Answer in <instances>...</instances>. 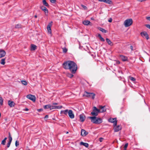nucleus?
Instances as JSON below:
<instances>
[{
  "mask_svg": "<svg viewBox=\"0 0 150 150\" xmlns=\"http://www.w3.org/2000/svg\"><path fill=\"white\" fill-rule=\"evenodd\" d=\"M63 67L66 69H69L73 74H75L77 69V66L76 63L71 61H67L63 64Z\"/></svg>",
  "mask_w": 150,
  "mask_h": 150,
  "instance_id": "obj_1",
  "label": "nucleus"
},
{
  "mask_svg": "<svg viewBox=\"0 0 150 150\" xmlns=\"http://www.w3.org/2000/svg\"><path fill=\"white\" fill-rule=\"evenodd\" d=\"M88 117L91 120L92 122L95 124H100L102 122V119L96 116L89 117Z\"/></svg>",
  "mask_w": 150,
  "mask_h": 150,
  "instance_id": "obj_2",
  "label": "nucleus"
},
{
  "mask_svg": "<svg viewBox=\"0 0 150 150\" xmlns=\"http://www.w3.org/2000/svg\"><path fill=\"white\" fill-rule=\"evenodd\" d=\"M132 23V20L130 18L126 20L124 22V24L125 27H128L131 25Z\"/></svg>",
  "mask_w": 150,
  "mask_h": 150,
  "instance_id": "obj_3",
  "label": "nucleus"
},
{
  "mask_svg": "<svg viewBox=\"0 0 150 150\" xmlns=\"http://www.w3.org/2000/svg\"><path fill=\"white\" fill-rule=\"evenodd\" d=\"M84 93L83 96H86L87 97H91L93 99L95 98V93H88L86 91H85Z\"/></svg>",
  "mask_w": 150,
  "mask_h": 150,
  "instance_id": "obj_4",
  "label": "nucleus"
},
{
  "mask_svg": "<svg viewBox=\"0 0 150 150\" xmlns=\"http://www.w3.org/2000/svg\"><path fill=\"white\" fill-rule=\"evenodd\" d=\"M109 122L113 123L114 126H116L117 124V120L116 118H110L108 120Z\"/></svg>",
  "mask_w": 150,
  "mask_h": 150,
  "instance_id": "obj_5",
  "label": "nucleus"
},
{
  "mask_svg": "<svg viewBox=\"0 0 150 150\" xmlns=\"http://www.w3.org/2000/svg\"><path fill=\"white\" fill-rule=\"evenodd\" d=\"M27 98L33 102H35V101L36 98L33 95L31 94L28 95L27 96Z\"/></svg>",
  "mask_w": 150,
  "mask_h": 150,
  "instance_id": "obj_6",
  "label": "nucleus"
},
{
  "mask_svg": "<svg viewBox=\"0 0 150 150\" xmlns=\"http://www.w3.org/2000/svg\"><path fill=\"white\" fill-rule=\"evenodd\" d=\"M40 8L42 11L45 12L46 16H47L48 15V10L45 7L42 6H40Z\"/></svg>",
  "mask_w": 150,
  "mask_h": 150,
  "instance_id": "obj_7",
  "label": "nucleus"
},
{
  "mask_svg": "<svg viewBox=\"0 0 150 150\" xmlns=\"http://www.w3.org/2000/svg\"><path fill=\"white\" fill-rule=\"evenodd\" d=\"M68 114L70 118L73 119L74 118V115L72 110H69V113H68Z\"/></svg>",
  "mask_w": 150,
  "mask_h": 150,
  "instance_id": "obj_8",
  "label": "nucleus"
},
{
  "mask_svg": "<svg viewBox=\"0 0 150 150\" xmlns=\"http://www.w3.org/2000/svg\"><path fill=\"white\" fill-rule=\"evenodd\" d=\"M52 22L51 21L47 26V30L49 33H51V27L52 25Z\"/></svg>",
  "mask_w": 150,
  "mask_h": 150,
  "instance_id": "obj_9",
  "label": "nucleus"
},
{
  "mask_svg": "<svg viewBox=\"0 0 150 150\" xmlns=\"http://www.w3.org/2000/svg\"><path fill=\"white\" fill-rule=\"evenodd\" d=\"M140 34L142 37L144 36L147 40L149 39V35L146 32H142Z\"/></svg>",
  "mask_w": 150,
  "mask_h": 150,
  "instance_id": "obj_10",
  "label": "nucleus"
},
{
  "mask_svg": "<svg viewBox=\"0 0 150 150\" xmlns=\"http://www.w3.org/2000/svg\"><path fill=\"white\" fill-rule=\"evenodd\" d=\"M50 110H51L52 109H61L62 108V106H54L53 105H50Z\"/></svg>",
  "mask_w": 150,
  "mask_h": 150,
  "instance_id": "obj_11",
  "label": "nucleus"
},
{
  "mask_svg": "<svg viewBox=\"0 0 150 150\" xmlns=\"http://www.w3.org/2000/svg\"><path fill=\"white\" fill-rule=\"evenodd\" d=\"M6 52L2 49H0V58L4 57L6 55Z\"/></svg>",
  "mask_w": 150,
  "mask_h": 150,
  "instance_id": "obj_12",
  "label": "nucleus"
},
{
  "mask_svg": "<svg viewBox=\"0 0 150 150\" xmlns=\"http://www.w3.org/2000/svg\"><path fill=\"white\" fill-rule=\"evenodd\" d=\"M114 131L115 132H117L122 129L120 125L114 126Z\"/></svg>",
  "mask_w": 150,
  "mask_h": 150,
  "instance_id": "obj_13",
  "label": "nucleus"
},
{
  "mask_svg": "<svg viewBox=\"0 0 150 150\" xmlns=\"http://www.w3.org/2000/svg\"><path fill=\"white\" fill-rule=\"evenodd\" d=\"M88 134V132L83 129H82L81 132V135L84 137L86 136Z\"/></svg>",
  "mask_w": 150,
  "mask_h": 150,
  "instance_id": "obj_14",
  "label": "nucleus"
},
{
  "mask_svg": "<svg viewBox=\"0 0 150 150\" xmlns=\"http://www.w3.org/2000/svg\"><path fill=\"white\" fill-rule=\"evenodd\" d=\"M79 118L80 121L83 122L85 119L86 117L84 114H81L80 115Z\"/></svg>",
  "mask_w": 150,
  "mask_h": 150,
  "instance_id": "obj_15",
  "label": "nucleus"
},
{
  "mask_svg": "<svg viewBox=\"0 0 150 150\" xmlns=\"http://www.w3.org/2000/svg\"><path fill=\"white\" fill-rule=\"evenodd\" d=\"M120 57L123 61L125 62L128 61V58L127 57L122 55H120Z\"/></svg>",
  "mask_w": 150,
  "mask_h": 150,
  "instance_id": "obj_16",
  "label": "nucleus"
},
{
  "mask_svg": "<svg viewBox=\"0 0 150 150\" xmlns=\"http://www.w3.org/2000/svg\"><path fill=\"white\" fill-rule=\"evenodd\" d=\"M8 105L11 107H14L15 105V103L13 101L8 100Z\"/></svg>",
  "mask_w": 150,
  "mask_h": 150,
  "instance_id": "obj_17",
  "label": "nucleus"
},
{
  "mask_svg": "<svg viewBox=\"0 0 150 150\" xmlns=\"http://www.w3.org/2000/svg\"><path fill=\"white\" fill-rule=\"evenodd\" d=\"M69 110L68 109L65 110H61L60 112V114L63 115V114L67 115L69 113Z\"/></svg>",
  "mask_w": 150,
  "mask_h": 150,
  "instance_id": "obj_18",
  "label": "nucleus"
},
{
  "mask_svg": "<svg viewBox=\"0 0 150 150\" xmlns=\"http://www.w3.org/2000/svg\"><path fill=\"white\" fill-rule=\"evenodd\" d=\"M95 109V107L93 108V110L92 112H91V114L93 116H97V113Z\"/></svg>",
  "mask_w": 150,
  "mask_h": 150,
  "instance_id": "obj_19",
  "label": "nucleus"
},
{
  "mask_svg": "<svg viewBox=\"0 0 150 150\" xmlns=\"http://www.w3.org/2000/svg\"><path fill=\"white\" fill-rule=\"evenodd\" d=\"M105 106H102V105H100L99 106V108L102 109L101 112H104L106 111V109L105 108Z\"/></svg>",
  "mask_w": 150,
  "mask_h": 150,
  "instance_id": "obj_20",
  "label": "nucleus"
},
{
  "mask_svg": "<svg viewBox=\"0 0 150 150\" xmlns=\"http://www.w3.org/2000/svg\"><path fill=\"white\" fill-rule=\"evenodd\" d=\"M80 144L81 145H83L86 148H88L89 146V144L87 143H84L82 142H81L80 143Z\"/></svg>",
  "mask_w": 150,
  "mask_h": 150,
  "instance_id": "obj_21",
  "label": "nucleus"
},
{
  "mask_svg": "<svg viewBox=\"0 0 150 150\" xmlns=\"http://www.w3.org/2000/svg\"><path fill=\"white\" fill-rule=\"evenodd\" d=\"M37 46L35 45L32 44L31 45V50H35L36 49Z\"/></svg>",
  "mask_w": 150,
  "mask_h": 150,
  "instance_id": "obj_22",
  "label": "nucleus"
},
{
  "mask_svg": "<svg viewBox=\"0 0 150 150\" xmlns=\"http://www.w3.org/2000/svg\"><path fill=\"white\" fill-rule=\"evenodd\" d=\"M90 23V21L88 20H85L83 21V23L85 25H88Z\"/></svg>",
  "mask_w": 150,
  "mask_h": 150,
  "instance_id": "obj_23",
  "label": "nucleus"
},
{
  "mask_svg": "<svg viewBox=\"0 0 150 150\" xmlns=\"http://www.w3.org/2000/svg\"><path fill=\"white\" fill-rule=\"evenodd\" d=\"M42 3L43 4L47 7H49V5L46 1V0H43Z\"/></svg>",
  "mask_w": 150,
  "mask_h": 150,
  "instance_id": "obj_24",
  "label": "nucleus"
},
{
  "mask_svg": "<svg viewBox=\"0 0 150 150\" xmlns=\"http://www.w3.org/2000/svg\"><path fill=\"white\" fill-rule=\"evenodd\" d=\"M106 42L108 43V45H110L112 46V42H111V41L108 39V38H106Z\"/></svg>",
  "mask_w": 150,
  "mask_h": 150,
  "instance_id": "obj_25",
  "label": "nucleus"
},
{
  "mask_svg": "<svg viewBox=\"0 0 150 150\" xmlns=\"http://www.w3.org/2000/svg\"><path fill=\"white\" fill-rule=\"evenodd\" d=\"M8 139L9 140V142H11L12 140V137L11 135V133H10V132H8Z\"/></svg>",
  "mask_w": 150,
  "mask_h": 150,
  "instance_id": "obj_26",
  "label": "nucleus"
},
{
  "mask_svg": "<svg viewBox=\"0 0 150 150\" xmlns=\"http://www.w3.org/2000/svg\"><path fill=\"white\" fill-rule=\"evenodd\" d=\"M98 37L102 41L104 42L105 41V39L102 37L101 35L100 34H98Z\"/></svg>",
  "mask_w": 150,
  "mask_h": 150,
  "instance_id": "obj_27",
  "label": "nucleus"
},
{
  "mask_svg": "<svg viewBox=\"0 0 150 150\" xmlns=\"http://www.w3.org/2000/svg\"><path fill=\"white\" fill-rule=\"evenodd\" d=\"M5 59H2L0 63L2 65H4L5 64Z\"/></svg>",
  "mask_w": 150,
  "mask_h": 150,
  "instance_id": "obj_28",
  "label": "nucleus"
},
{
  "mask_svg": "<svg viewBox=\"0 0 150 150\" xmlns=\"http://www.w3.org/2000/svg\"><path fill=\"white\" fill-rule=\"evenodd\" d=\"M99 30L104 33H106L107 32V31L106 30L101 28H100Z\"/></svg>",
  "mask_w": 150,
  "mask_h": 150,
  "instance_id": "obj_29",
  "label": "nucleus"
},
{
  "mask_svg": "<svg viewBox=\"0 0 150 150\" xmlns=\"http://www.w3.org/2000/svg\"><path fill=\"white\" fill-rule=\"evenodd\" d=\"M105 2L109 4H111L112 3V1L111 0H105Z\"/></svg>",
  "mask_w": 150,
  "mask_h": 150,
  "instance_id": "obj_30",
  "label": "nucleus"
},
{
  "mask_svg": "<svg viewBox=\"0 0 150 150\" xmlns=\"http://www.w3.org/2000/svg\"><path fill=\"white\" fill-rule=\"evenodd\" d=\"M21 83L22 84L24 85H27V83L26 81L23 80L21 81Z\"/></svg>",
  "mask_w": 150,
  "mask_h": 150,
  "instance_id": "obj_31",
  "label": "nucleus"
},
{
  "mask_svg": "<svg viewBox=\"0 0 150 150\" xmlns=\"http://www.w3.org/2000/svg\"><path fill=\"white\" fill-rule=\"evenodd\" d=\"M0 103L1 105H2L3 103V100L1 97H0Z\"/></svg>",
  "mask_w": 150,
  "mask_h": 150,
  "instance_id": "obj_32",
  "label": "nucleus"
},
{
  "mask_svg": "<svg viewBox=\"0 0 150 150\" xmlns=\"http://www.w3.org/2000/svg\"><path fill=\"white\" fill-rule=\"evenodd\" d=\"M45 109H50V105H46L44 106Z\"/></svg>",
  "mask_w": 150,
  "mask_h": 150,
  "instance_id": "obj_33",
  "label": "nucleus"
},
{
  "mask_svg": "<svg viewBox=\"0 0 150 150\" xmlns=\"http://www.w3.org/2000/svg\"><path fill=\"white\" fill-rule=\"evenodd\" d=\"M95 109L96 111V113H97V116L98 115V113L101 112V111H100V110L97 109V108L95 106Z\"/></svg>",
  "mask_w": 150,
  "mask_h": 150,
  "instance_id": "obj_34",
  "label": "nucleus"
},
{
  "mask_svg": "<svg viewBox=\"0 0 150 150\" xmlns=\"http://www.w3.org/2000/svg\"><path fill=\"white\" fill-rule=\"evenodd\" d=\"M130 79L132 81H134L136 80V79L133 77L130 76L129 77Z\"/></svg>",
  "mask_w": 150,
  "mask_h": 150,
  "instance_id": "obj_35",
  "label": "nucleus"
},
{
  "mask_svg": "<svg viewBox=\"0 0 150 150\" xmlns=\"http://www.w3.org/2000/svg\"><path fill=\"white\" fill-rule=\"evenodd\" d=\"M62 49L63 50V52L66 53L67 52L68 50L65 47L62 48Z\"/></svg>",
  "mask_w": 150,
  "mask_h": 150,
  "instance_id": "obj_36",
  "label": "nucleus"
},
{
  "mask_svg": "<svg viewBox=\"0 0 150 150\" xmlns=\"http://www.w3.org/2000/svg\"><path fill=\"white\" fill-rule=\"evenodd\" d=\"M15 28H21V25L20 24H17L15 25Z\"/></svg>",
  "mask_w": 150,
  "mask_h": 150,
  "instance_id": "obj_37",
  "label": "nucleus"
},
{
  "mask_svg": "<svg viewBox=\"0 0 150 150\" xmlns=\"http://www.w3.org/2000/svg\"><path fill=\"white\" fill-rule=\"evenodd\" d=\"M74 75L72 74H68V76L70 78H71Z\"/></svg>",
  "mask_w": 150,
  "mask_h": 150,
  "instance_id": "obj_38",
  "label": "nucleus"
},
{
  "mask_svg": "<svg viewBox=\"0 0 150 150\" xmlns=\"http://www.w3.org/2000/svg\"><path fill=\"white\" fill-rule=\"evenodd\" d=\"M6 142V141L5 140H3L1 142V144L3 145H5Z\"/></svg>",
  "mask_w": 150,
  "mask_h": 150,
  "instance_id": "obj_39",
  "label": "nucleus"
},
{
  "mask_svg": "<svg viewBox=\"0 0 150 150\" xmlns=\"http://www.w3.org/2000/svg\"><path fill=\"white\" fill-rule=\"evenodd\" d=\"M11 142H8V143L7 144V148H8L9 147Z\"/></svg>",
  "mask_w": 150,
  "mask_h": 150,
  "instance_id": "obj_40",
  "label": "nucleus"
},
{
  "mask_svg": "<svg viewBox=\"0 0 150 150\" xmlns=\"http://www.w3.org/2000/svg\"><path fill=\"white\" fill-rule=\"evenodd\" d=\"M128 145V143H126L125 145L124 146V149L125 150H126V149H127Z\"/></svg>",
  "mask_w": 150,
  "mask_h": 150,
  "instance_id": "obj_41",
  "label": "nucleus"
},
{
  "mask_svg": "<svg viewBox=\"0 0 150 150\" xmlns=\"http://www.w3.org/2000/svg\"><path fill=\"white\" fill-rule=\"evenodd\" d=\"M19 145V143L18 142L17 140L15 142V145L16 146H18Z\"/></svg>",
  "mask_w": 150,
  "mask_h": 150,
  "instance_id": "obj_42",
  "label": "nucleus"
},
{
  "mask_svg": "<svg viewBox=\"0 0 150 150\" xmlns=\"http://www.w3.org/2000/svg\"><path fill=\"white\" fill-rule=\"evenodd\" d=\"M81 6L84 9H87V7L83 4H81Z\"/></svg>",
  "mask_w": 150,
  "mask_h": 150,
  "instance_id": "obj_43",
  "label": "nucleus"
},
{
  "mask_svg": "<svg viewBox=\"0 0 150 150\" xmlns=\"http://www.w3.org/2000/svg\"><path fill=\"white\" fill-rule=\"evenodd\" d=\"M50 1L52 3H55L56 2V0H50Z\"/></svg>",
  "mask_w": 150,
  "mask_h": 150,
  "instance_id": "obj_44",
  "label": "nucleus"
},
{
  "mask_svg": "<svg viewBox=\"0 0 150 150\" xmlns=\"http://www.w3.org/2000/svg\"><path fill=\"white\" fill-rule=\"evenodd\" d=\"M145 26L148 28L150 29V25L149 24H146Z\"/></svg>",
  "mask_w": 150,
  "mask_h": 150,
  "instance_id": "obj_45",
  "label": "nucleus"
},
{
  "mask_svg": "<svg viewBox=\"0 0 150 150\" xmlns=\"http://www.w3.org/2000/svg\"><path fill=\"white\" fill-rule=\"evenodd\" d=\"M43 110L42 108H40V109H38L37 110V111L38 112H40L42 111H43Z\"/></svg>",
  "mask_w": 150,
  "mask_h": 150,
  "instance_id": "obj_46",
  "label": "nucleus"
},
{
  "mask_svg": "<svg viewBox=\"0 0 150 150\" xmlns=\"http://www.w3.org/2000/svg\"><path fill=\"white\" fill-rule=\"evenodd\" d=\"M103 138L102 137H100L99 138V141L100 142H101L103 141Z\"/></svg>",
  "mask_w": 150,
  "mask_h": 150,
  "instance_id": "obj_47",
  "label": "nucleus"
},
{
  "mask_svg": "<svg viewBox=\"0 0 150 150\" xmlns=\"http://www.w3.org/2000/svg\"><path fill=\"white\" fill-rule=\"evenodd\" d=\"M48 118V115H46L44 117V119H47Z\"/></svg>",
  "mask_w": 150,
  "mask_h": 150,
  "instance_id": "obj_48",
  "label": "nucleus"
},
{
  "mask_svg": "<svg viewBox=\"0 0 150 150\" xmlns=\"http://www.w3.org/2000/svg\"><path fill=\"white\" fill-rule=\"evenodd\" d=\"M130 49H131L132 51H133L134 50V49H133V47L132 46V45L130 46Z\"/></svg>",
  "mask_w": 150,
  "mask_h": 150,
  "instance_id": "obj_49",
  "label": "nucleus"
},
{
  "mask_svg": "<svg viewBox=\"0 0 150 150\" xmlns=\"http://www.w3.org/2000/svg\"><path fill=\"white\" fill-rule=\"evenodd\" d=\"M112 21V18H110L108 20V21L109 22H111Z\"/></svg>",
  "mask_w": 150,
  "mask_h": 150,
  "instance_id": "obj_50",
  "label": "nucleus"
},
{
  "mask_svg": "<svg viewBox=\"0 0 150 150\" xmlns=\"http://www.w3.org/2000/svg\"><path fill=\"white\" fill-rule=\"evenodd\" d=\"M146 18L147 20L150 21V17H147Z\"/></svg>",
  "mask_w": 150,
  "mask_h": 150,
  "instance_id": "obj_51",
  "label": "nucleus"
},
{
  "mask_svg": "<svg viewBox=\"0 0 150 150\" xmlns=\"http://www.w3.org/2000/svg\"><path fill=\"white\" fill-rule=\"evenodd\" d=\"M58 104V103H52V105H57Z\"/></svg>",
  "mask_w": 150,
  "mask_h": 150,
  "instance_id": "obj_52",
  "label": "nucleus"
},
{
  "mask_svg": "<svg viewBox=\"0 0 150 150\" xmlns=\"http://www.w3.org/2000/svg\"><path fill=\"white\" fill-rule=\"evenodd\" d=\"M100 2H105V0H98Z\"/></svg>",
  "mask_w": 150,
  "mask_h": 150,
  "instance_id": "obj_53",
  "label": "nucleus"
},
{
  "mask_svg": "<svg viewBox=\"0 0 150 150\" xmlns=\"http://www.w3.org/2000/svg\"><path fill=\"white\" fill-rule=\"evenodd\" d=\"M28 110H29V109L28 108H26L24 109V110H25L26 111H28Z\"/></svg>",
  "mask_w": 150,
  "mask_h": 150,
  "instance_id": "obj_54",
  "label": "nucleus"
},
{
  "mask_svg": "<svg viewBox=\"0 0 150 150\" xmlns=\"http://www.w3.org/2000/svg\"><path fill=\"white\" fill-rule=\"evenodd\" d=\"M117 63L118 64H119L120 63V62L119 61H117Z\"/></svg>",
  "mask_w": 150,
  "mask_h": 150,
  "instance_id": "obj_55",
  "label": "nucleus"
},
{
  "mask_svg": "<svg viewBox=\"0 0 150 150\" xmlns=\"http://www.w3.org/2000/svg\"><path fill=\"white\" fill-rule=\"evenodd\" d=\"M7 137H5L4 139V140H5V141H6V140L7 139Z\"/></svg>",
  "mask_w": 150,
  "mask_h": 150,
  "instance_id": "obj_56",
  "label": "nucleus"
},
{
  "mask_svg": "<svg viewBox=\"0 0 150 150\" xmlns=\"http://www.w3.org/2000/svg\"><path fill=\"white\" fill-rule=\"evenodd\" d=\"M34 17L35 18H36L37 17V15H35L34 16Z\"/></svg>",
  "mask_w": 150,
  "mask_h": 150,
  "instance_id": "obj_57",
  "label": "nucleus"
},
{
  "mask_svg": "<svg viewBox=\"0 0 150 150\" xmlns=\"http://www.w3.org/2000/svg\"><path fill=\"white\" fill-rule=\"evenodd\" d=\"M91 20H93V18H91Z\"/></svg>",
  "mask_w": 150,
  "mask_h": 150,
  "instance_id": "obj_58",
  "label": "nucleus"
},
{
  "mask_svg": "<svg viewBox=\"0 0 150 150\" xmlns=\"http://www.w3.org/2000/svg\"><path fill=\"white\" fill-rule=\"evenodd\" d=\"M68 133V132H67V133Z\"/></svg>",
  "mask_w": 150,
  "mask_h": 150,
  "instance_id": "obj_59",
  "label": "nucleus"
},
{
  "mask_svg": "<svg viewBox=\"0 0 150 150\" xmlns=\"http://www.w3.org/2000/svg\"><path fill=\"white\" fill-rule=\"evenodd\" d=\"M79 48H80V46L79 47Z\"/></svg>",
  "mask_w": 150,
  "mask_h": 150,
  "instance_id": "obj_60",
  "label": "nucleus"
}]
</instances>
